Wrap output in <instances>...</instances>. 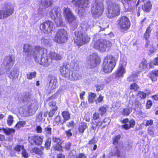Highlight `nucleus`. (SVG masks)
<instances>
[{"mask_svg":"<svg viewBox=\"0 0 158 158\" xmlns=\"http://www.w3.org/2000/svg\"><path fill=\"white\" fill-rule=\"evenodd\" d=\"M64 14L66 19L69 23L75 22L76 20V17L74 15L70 9L68 8H64Z\"/></svg>","mask_w":158,"mask_h":158,"instance_id":"nucleus-11","label":"nucleus"},{"mask_svg":"<svg viewBox=\"0 0 158 158\" xmlns=\"http://www.w3.org/2000/svg\"><path fill=\"white\" fill-rule=\"evenodd\" d=\"M75 125L74 121L73 120H71L67 123L66 126L69 128L71 127V128L74 129Z\"/></svg>","mask_w":158,"mask_h":158,"instance_id":"nucleus-52","label":"nucleus"},{"mask_svg":"<svg viewBox=\"0 0 158 158\" xmlns=\"http://www.w3.org/2000/svg\"><path fill=\"white\" fill-rule=\"evenodd\" d=\"M56 102L55 101H51L49 102L48 103V106L51 107L52 109H55L57 108V110H58V107L56 105Z\"/></svg>","mask_w":158,"mask_h":158,"instance_id":"nucleus-47","label":"nucleus"},{"mask_svg":"<svg viewBox=\"0 0 158 158\" xmlns=\"http://www.w3.org/2000/svg\"><path fill=\"white\" fill-rule=\"evenodd\" d=\"M108 106H100L98 109L99 113L101 116H103L107 112V107Z\"/></svg>","mask_w":158,"mask_h":158,"instance_id":"nucleus-39","label":"nucleus"},{"mask_svg":"<svg viewBox=\"0 0 158 158\" xmlns=\"http://www.w3.org/2000/svg\"><path fill=\"white\" fill-rule=\"evenodd\" d=\"M120 122L122 123L123 124L121 126L122 128L126 130L134 127L135 124V121L133 119L129 120L127 118L121 120Z\"/></svg>","mask_w":158,"mask_h":158,"instance_id":"nucleus-12","label":"nucleus"},{"mask_svg":"<svg viewBox=\"0 0 158 158\" xmlns=\"http://www.w3.org/2000/svg\"><path fill=\"white\" fill-rule=\"evenodd\" d=\"M112 46L110 42L104 39H99L95 41L93 47L100 52H104L106 49H108Z\"/></svg>","mask_w":158,"mask_h":158,"instance_id":"nucleus-4","label":"nucleus"},{"mask_svg":"<svg viewBox=\"0 0 158 158\" xmlns=\"http://www.w3.org/2000/svg\"><path fill=\"white\" fill-rule=\"evenodd\" d=\"M44 131L48 134L51 135L52 134V128L49 127H47L44 128Z\"/></svg>","mask_w":158,"mask_h":158,"instance_id":"nucleus-61","label":"nucleus"},{"mask_svg":"<svg viewBox=\"0 0 158 158\" xmlns=\"http://www.w3.org/2000/svg\"><path fill=\"white\" fill-rule=\"evenodd\" d=\"M71 144L70 142H68L65 143L64 148L67 151H69L70 150Z\"/></svg>","mask_w":158,"mask_h":158,"instance_id":"nucleus-60","label":"nucleus"},{"mask_svg":"<svg viewBox=\"0 0 158 158\" xmlns=\"http://www.w3.org/2000/svg\"><path fill=\"white\" fill-rule=\"evenodd\" d=\"M58 11L56 8H53L49 12V15L52 19H55L58 17Z\"/></svg>","mask_w":158,"mask_h":158,"instance_id":"nucleus-35","label":"nucleus"},{"mask_svg":"<svg viewBox=\"0 0 158 158\" xmlns=\"http://www.w3.org/2000/svg\"><path fill=\"white\" fill-rule=\"evenodd\" d=\"M61 114L63 118L64 122V123L70 119L71 117L70 114L68 111H63L62 112Z\"/></svg>","mask_w":158,"mask_h":158,"instance_id":"nucleus-31","label":"nucleus"},{"mask_svg":"<svg viewBox=\"0 0 158 158\" xmlns=\"http://www.w3.org/2000/svg\"><path fill=\"white\" fill-rule=\"evenodd\" d=\"M75 35L77 38L74 40V43L78 48L89 43L90 41V38L85 33L78 31L77 33V32L75 33Z\"/></svg>","mask_w":158,"mask_h":158,"instance_id":"nucleus-6","label":"nucleus"},{"mask_svg":"<svg viewBox=\"0 0 158 158\" xmlns=\"http://www.w3.org/2000/svg\"><path fill=\"white\" fill-rule=\"evenodd\" d=\"M21 154L22 156L24 158H27L29 156L28 153L24 148L22 150Z\"/></svg>","mask_w":158,"mask_h":158,"instance_id":"nucleus-56","label":"nucleus"},{"mask_svg":"<svg viewBox=\"0 0 158 158\" xmlns=\"http://www.w3.org/2000/svg\"><path fill=\"white\" fill-rule=\"evenodd\" d=\"M24 148V146L23 145H17L14 148V149L15 151L17 152H19L21 151V149L22 150Z\"/></svg>","mask_w":158,"mask_h":158,"instance_id":"nucleus-49","label":"nucleus"},{"mask_svg":"<svg viewBox=\"0 0 158 158\" xmlns=\"http://www.w3.org/2000/svg\"><path fill=\"white\" fill-rule=\"evenodd\" d=\"M88 1L89 0H72V2L76 7H83L84 4Z\"/></svg>","mask_w":158,"mask_h":158,"instance_id":"nucleus-24","label":"nucleus"},{"mask_svg":"<svg viewBox=\"0 0 158 158\" xmlns=\"http://www.w3.org/2000/svg\"><path fill=\"white\" fill-rule=\"evenodd\" d=\"M26 124V122L24 121H21L18 122L15 125V127L17 129L23 127Z\"/></svg>","mask_w":158,"mask_h":158,"instance_id":"nucleus-45","label":"nucleus"},{"mask_svg":"<svg viewBox=\"0 0 158 158\" xmlns=\"http://www.w3.org/2000/svg\"><path fill=\"white\" fill-rule=\"evenodd\" d=\"M108 13L111 15L110 17H115L118 16L120 14V7L118 5L111 3L107 6Z\"/></svg>","mask_w":158,"mask_h":158,"instance_id":"nucleus-10","label":"nucleus"},{"mask_svg":"<svg viewBox=\"0 0 158 158\" xmlns=\"http://www.w3.org/2000/svg\"><path fill=\"white\" fill-rule=\"evenodd\" d=\"M148 76L152 81H157V77H158V70L155 69L152 71L148 73Z\"/></svg>","mask_w":158,"mask_h":158,"instance_id":"nucleus-21","label":"nucleus"},{"mask_svg":"<svg viewBox=\"0 0 158 158\" xmlns=\"http://www.w3.org/2000/svg\"><path fill=\"white\" fill-rule=\"evenodd\" d=\"M52 60L49 58L48 56L41 58L40 64L42 65L47 67L51 65L52 63Z\"/></svg>","mask_w":158,"mask_h":158,"instance_id":"nucleus-23","label":"nucleus"},{"mask_svg":"<svg viewBox=\"0 0 158 158\" xmlns=\"http://www.w3.org/2000/svg\"><path fill=\"white\" fill-rule=\"evenodd\" d=\"M116 60L113 56L107 55L103 59L102 70L105 73H111L116 65Z\"/></svg>","mask_w":158,"mask_h":158,"instance_id":"nucleus-3","label":"nucleus"},{"mask_svg":"<svg viewBox=\"0 0 158 158\" xmlns=\"http://www.w3.org/2000/svg\"><path fill=\"white\" fill-rule=\"evenodd\" d=\"M152 7V5L150 0L148 1L142 6V9L144 12L147 13L149 12L151 10Z\"/></svg>","mask_w":158,"mask_h":158,"instance_id":"nucleus-19","label":"nucleus"},{"mask_svg":"<svg viewBox=\"0 0 158 158\" xmlns=\"http://www.w3.org/2000/svg\"><path fill=\"white\" fill-rule=\"evenodd\" d=\"M96 88V90L97 92L103 89L102 85L101 84L97 85L95 86Z\"/></svg>","mask_w":158,"mask_h":158,"instance_id":"nucleus-62","label":"nucleus"},{"mask_svg":"<svg viewBox=\"0 0 158 158\" xmlns=\"http://www.w3.org/2000/svg\"><path fill=\"white\" fill-rule=\"evenodd\" d=\"M153 124V120L152 119H150L146 121V123L144 124V125L146 127H148L149 126H152Z\"/></svg>","mask_w":158,"mask_h":158,"instance_id":"nucleus-59","label":"nucleus"},{"mask_svg":"<svg viewBox=\"0 0 158 158\" xmlns=\"http://www.w3.org/2000/svg\"><path fill=\"white\" fill-rule=\"evenodd\" d=\"M60 71L61 75L64 77L68 78L70 73V70L65 67H61Z\"/></svg>","mask_w":158,"mask_h":158,"instance_id":"nucleus-27","label":"nucleus"},{"mask_svg":"<svg viewBox=\"0 0 158 158\" xmlns=\"http://www.w3.org/2000/svg\"><path fill=\"white\" fill-rule=\"evenodd\" d=\"M50 80L49 82V87L51 89H54L56 88L57 85V79L52 75L49 76Z\"/></svg>","mask_w":158,"mask_h":158,"instance_id":"nucleus-16","label":"nucleus"},{"mask_svg":"<svg viewBox=\"0 0 158 158\" xmlns=\"http://www.w3.org/2000/svg\"><path fill=\"white\" fill-rule=\"evenodd\" d=\"M43 113L42 112H40L39 113L38 115L36 116V120L38 122L42 121L43 119L42 118Z\"/></svg>","mask_w":158,"mask_h":158,"instance_id":"nucleus-55","label":"nucleus"},{"mask_svg":"<svg viewBox=\"0 0 158 158\" xmlns=\"http://www.w3.org/2000/svg\"><path fill=\"white\" fill-rule=\"evenodd\" d=\"M51 143V139L50 138H48L46 140L44 146L46 150L50 149Z\"/></svg>","mask_w":158,"mask_h":158,"instance_id":"nucleus-43","label":"nucleus"},{"mask_svg":"<svg viewBox=\"0 0 158 158\" xmlns=\"http://www.w3.org/2000/svg\"><path fill=\"white\" fill-rule=\"evenodd\" d=\"M52 3V0H40L39 1L40 7L41 6L42 9H45L49 7Z\"/></svg>","mask_w":158,"mask_h":158,"instance_id":"nucleus-17","label":"nucleus"},{"mask_svg":"<svg viewBox=\"0 0 158 158\" xmlns=\"http://www.w3.org/2000/svg\"><path fill=\"white\" fill-rule=\"evenodd\" d=\"M13 117L11 115H9L7 118V124L10 126L12 125L13 122Z\"/></svg>","mask_w":158,"mask_h":158,"instance_id":"nucleus-50","label":"nucleus"},{"mask_svg":"<svg viewBox=\"0 0 158 158\" xmlns=\"http://www.w3.org/2000/svg\"><path fill=\"white\" fill-rule=\"evenodd\" d=\"M137 95L140 98L143 99L146 97L147 94L146 93L143 91H139L138 92Z\"/></svg>","mask_w":158,"mask_h":158,"instance_id":"nucleus-48","label":"nucleus"},{"mask_svg":"<svg viewBox=\"0 0 158 158\" xmlns=\"http://www.w3.org/2000/svg\"><path fill=\"white\" fill-rule=\"evenodd\" d=\"M154 130L153 126L149 127L148 129V133L150 135H153L154 134Z\"/></svg>","mask_w":158,"mask_h":158,"instance_id":"nucleus-51","label":"nucleus"},{"mask_svg":"<svg viewBox=\"0 0 158 158\" xmlns=\"http://www.w3.org/2000/svg\"><path fill=\"white\" fill-rule=\"evenodd\" d=\"M153 103L151 100H148L147 101L146 104V107L147 109H149L152 106Z\"/></svg>","mask_w":158,"mask_h":158,"instance_id":"nucleus-57","label":"nucleus"},{"mask_svg":"<svg viewBox=\"0 0 158 158\" xmlns=\"http://www.w3.org/2000/svg\"><path fill=\"white\" fill-rule=\"evenodd\" d=\"M152 30L151 29L150 26L148 27L146 30V31L143 34V37L145 40H149L150 38L151 33Z\"/></svg>","mask_w":158,"mask_h":158,"instance_id":"nucleus-32","label":"nucleus"},{"mask_svg":"<svg viewBox=\"0 0 158 158\" xmlns=\"http://www.w3.org/2000/svg\"><path fill=\"white\" fill-rule=\"evenodd\" d=\"M57 108L55 109H52L49 111L48 115L49 117H52L54 115L56 112L57 110Z\"/></svg>","mask_w":158,"mask_h":158,"instance_id":"nucleus-54","label":"nucleus"},{"mask_svg":"<svg viewBox=\"0 0 158 158\" xmlns=\"http://www.w3.org/2000/svg\"><path fill=\"white\" fill-rule=\"evenodd\" d=\"M152 63H148L146 60L143 58L142 59L141 63L139 64V68L140 69L141 71H143L144 70H148L151 68H152Z\"/></svg>","mask_w":158,"mask_h":158,"instance_id":"nucleus-14","label":"nucleus"},{"mask_svg":"<svg viewBox=\"0 0 158 158\" xmlns=\"http://www.w3.org/2000/svg\"><path fill=\"white\" fill-rule=\"evenodd\" d=\"M43 139V136L36 135L31 137V141L36 145L39 146L42 144Z\"/></svg>","mask_w":158,"mask_h":158,"instance_id":"nucleus-15","label":"nucleus"},{"mask_svg":"<svg viewBox=\"0 0 158 158\" xmlns=\"http://www.w3.org/2000/svg\"><path fill=\"white\" fill-rule=\"evenodd\" d=\"M76 158H87V156L84 153H79L76 156Z\"/></svg>","mask_w":158,"mask_h":158,"instance_id":"nucleus-58","label":"nucleus"},{"mask_svg":"<svg viewBox=\"0 0 158 158\" xmlns=\"http://www.w3.org/2000/svg\"><path fill=\"white\" fill-rule=\"evenodd\" d=\"M32 109L31 108H28L27 110V115L28 116H29L32 115L33 114Z\"/></svg>","mask_w":158,"mask_h":158,"instance_id":"nucleus-64","label":"nucleus"},{"mask_svg":"<svg viewBox=\"0 0 158 158\" xmlns=\"http://www.w3.org/2000/svg\"><path fill=\"white\" fill-rule=\"evenodd\" d=\"M103 12V7L102 5L97 4L94 11L93 13L95 15L100 16L101 15Z\"/></svg>","mask_w":158,"mask_h":158,"instance_id":"nucleus-25","label":"nucleus"},{"mask_svg":"<svg viewBox=\"0 0 158 158\" xmlns=\"http://www.w3.org/2000/svg\"><path fill=\"white\" fill-rule=\"evenodd\" d=\"M104 97L101 94H100L98 97L95 101L96 104L100 103L102 102L103 100Z\"/></svg>","mask_w":158,"mask_h":158,"instance_id":"nucleus-53","label":"nucleus"},{"mask_svg":"<svg viewBox=\"0 0 158 158\" xmlns=\"http://www.w3.org/2000/svg\"><path fill=\"white\" fill-rule=\"evenodd\" d=\"M40 28L44 33H52L55 29V27L52 21L48 20L40 24Z\"/></svg>","mask_w":158,"mask_h":158,"instance_id":"nucleus-8","label":"nucleus"},{"mask_svg":"<svg viewBox=\"0 0 158 158\" xmlns=\"http://www.w3.org/2000/svg\"><path fill=\"white\" fill-rule=\"evenodd\" d=\"M79 77L80 75L78 73L75 72H72L71 75H70V74H69V77L68 78L70 81H75L79 79Z\"/></svg>","mask_w":158,"mask_h":158,"instance_id":"nucleus-33","label":"nucleus"},{"mask_svg":"<svg viewBox=\"0 0 158 158\" xmlns=\"http://www.w3.org/2000/svg\"><path fill=\"white\" fill-rule=\"evenodd\" d=\"M120 150L119 149L118 147L115 146L114 149L111 150L109 153V155L110 157L116 156L117 158H119L120 157Z\"/></svg>","mask_w":158,"mask_h":158,"instance_id":"nucleus-22","label":"nucleus"},{"mask_svg":"<svg viewBox=\"0 0 158 158\" xmlns=\"http://www.w3.org/2000/svg\"><path fill=\"white\" fill-rule=\"evenodd\" d=\"M68 39V33L64 29H60L56 31L54 37V41L59 44L66 43Z\"/></svg>","mask_w":158,"mask_h":158,"instance_id":"nucleus-7","label":"nucleus"},{"mask_svg":"<svg viewBox=\"0 0 158 158\" xmlns=\"http://www.w3.org/2000/svg\"><path fill=\"white\" fill-rule=\"evenodd\" d=\"M44 149V147L43 146H41L40 148L37 147H35L32 149V151L35 154L41 156L43 154Z\"/></svg>","mask_w":158,"mask_h":158,"instance_id":"nucleus-30","label":"nucleus"},{"mask_svg":"<svg viewBox=\"0 0 158 158\" xmlns=\"http://www.w3.org/2000/svg\"><path fill=\"white\" fill-rule=\"evenodd\" d=\"M2 131L6 135H9L12 134H14L15 132V129L10 128H0V131Z\"/></svg>","mask_w":158,"mask_h":158,"instance_id":"nucleus-26","label":"nucleus"},{"mask_svg":"<svg viewBox=\"0 0 158 158\" xmlns=\"http://www.w3.org/2000/svg\"><path fill=\"white\" fill-rule=\"evenodd\" d=\"M89 57L90 59L93 58L94 59V66H97L100 64L101 60L99 57L94 55H90Z\"/></svg>","mask_w":158,"mask_h":158,"instance_id":"nucleus-36","label":"nucleus"},{"mask_svg":"<svg viewBox=\"0 0 158 158\" xmlns=\"http://www.w3.org/2000/svg\"><path fill=\"white\" fill-rule=\"evenodd\" d=\"M100 114L97 112H94L92 116L90 129L95 131L96 128H104L107 126L110 122V119L108 117H105L102 120H98L100 119Z\"/></svg>","mask_w":158,"mask_h":158,"instance_id":"nucleus-2","label":"nucleus"},{"mask_svg":"<svg viewBox=\"0 0 158 158\" xmlns=\"http://www.w3.org/2000/svg\"><path fill=\"white\" fill-rule=\"evenodd\" d=\"M121 138V135L120 134H118L115 135L112 138V144L114 145H116L118 144L119 143Z\"/></svg>","mask_w":158,"mask_h":158,"instance_id":"nucleus-34","label":"nucleus"},{"mask_svg":"<svg viewBox=\"0 0 158 158\" xmlns=\"http://www.w3.org/2000/svg\"><path fill=\"white\" fill-rule=\"evenodd\" d=\"M14 9L9 5H5L0 10V19L6 18L13 14Z\"/></svg>","mask_w":158,"mask_h":158,"instance_id":"nucleus-9","label":"nucleus"},{"mask_svg":"<svg viewBox=\"0 0 158 158\" xmlns=\"http://www.w3.org/2000/svg\"><path fill=\"white\" fill-rule=\"evenodd\" d=\"M36 71L30 72L26 74L27 78L29 80H31L36 77Z\"/></svg>","mask_w":158,"mask_h":158,"instance_id":"nucleus-44","label":"nucleus"},{"mask_svg":"<svg viewBox=\"0 0 158 158\" xmlns=\"http://www.w3.org/2000/svg\"><path fill=\"white\" fill-rule=\"evenodd\" d=\"M96 96V94L95 93L91 92L89 94V95L88 99V101L89 103H92L94 102V100Z\"/></svg>","mask_w":158,"mask_h":158,"instance_id":"nucleus-41","label":"nucleus"},{"mask_svg":"<svg viewBox=\"0 0 158 158\" xmlns=\"http://www.w3.org/2000/svg\"><path fill=\"white\" fill-rule=\"evenodd\" d=\"M18 70L17 69L14 68L13 70L10 72L8 77L10 78H14L15 77H18Z\"/></svg>","mask_w":158,"mask_h":158,"instance_id":"nucleus-40","label":"nucleus"},{"mask_svg":"<svg viewBox=\"0 0 158 158\" xmlns=\"http://www.w3.org/2000/svg\"><path fill=\"white\" fill-rule=\"evenodd\" d=\"M65 123L60 116L58 115L54 118L53 124L55 126L63 124Z\"/></svg>","mask_w":158,"mask_h":158,"instance_id":"nucleus-28","label":"nucleus"},{"mask_svg":"<svg viewBox=\"0 0 158 158\" xmlns=\"http://www.w3.org/2000/svg\"><path fill=\"white\" fill-rule=\"evenodd\" d=\"M53 142L55 143L53 146L54 150L59 152H63L61 145L62 143V140L59 138L53 137L52 138Z\"/></svg>","mask_w":158,"mask_h":158,"instance_id":"nucleus-13","label":"nucleus"},{"mask_svg":"<svg viewBox=\"0 0 158 158\" xmlns=\"http://www.w3.org/2000/svg\"><path fill=\"white\" fill-rule=\"evenodd\" d=\"M152 63L154 65H158V56L154 59L153 62ZM152 66V67H153Z\"/></svg>","mask_w":158,"mask_h":158,"instance_id":"nucleus-63","label":"nucleus"},{"mask_svg":"<svg viewBox=\"0 0 158 158\" xmlns=\"http://www.w3.org/2000/svg\"><path fill=\"white\" fill-rule=\"evenodd\" d=\"M23 49L26 56L25 59L32 56L36 62L39 61L40 56L44 54V48L39 45L35 46L32 48L30 44H24Z\"/></svg>","mask_w":158,"mask_h":158,"instance_id":"nucleus-1","label":"nucleus"},{"mask_svg":"<svg viewBox=\"0 0 158 158\" xmlns=\"http://www.w3.org/2000/svg\"><path fill=\"white\" fill-rule=\"evenodd\" d=\"M139 87L135 83H133L129 86V89L131 90H133L135 92H137L139 89Z\"/></svg>","mask_w":158,"mask_h":158,"instance_id":"nucleus-42","label":"nucleus"},{"mask_svg":"<svg viewBox=\"0 0 158 158\" xmlns=\"http://www.w3.org/2000/svg\"><path fill=\"white\" fill-rule=\"evenodd\" d=\"M49 57L52 60L53 59L56 60H60L61 58V56L59 54L56 53L55 52H50Z\"/></svg>","mask_w":158,"mask_h":158,"instance_id":"nucleus-37","label":"nucleus"},{"mask_svg":"<svg viewBox=\"0 0 158 158\" xmlns=\"http://www.w3.org/2000/svg\"><path fill=\"white\" fill-rule=\"evenodd\" d=\"M132 110L131 107H128L124 108L122 111V114L125 116H129L132 112Z\"/></svg>","mask_w":158,"mask_h":158,"instance_id":"nucleus-38","label":"nucleus"},{"mask_svg":"<svg viewBox=\"0 0 158 158\" xmlns=\"http://www.w3.org/2000/svg\"><path fill=\"white\" fill-rule=\"evenodd\" d=\"M117 22L118 27L123 32L127 31L131 26L130 21L129 18L126 16H120Z\"/></svg>","mask_w":158,"mask_h":158,"instance_id":"nucleus-5","label":"nucleus"},{"mask_svg":"<svg viewBox=\"0 0 158 158\" xmlns=\"http://www.w3.org/2000/svg\"><path fill=\"white\" fill-rule=\"evenodd\" d=\"M98 142V140L96 139L95 137H94L92 139H91L88 142V144L90 146V148L92 147L91 145H93L92 151H95L97 148V145L96 144Z\"/></svg>","mask_w":158,"mask_h":158,"instance_id":"nucleus-29","label":"nucleus"},{"mask_svg":"<svg viewBox=\"0 0 158 158\" xmlns=\"http://www.w3.org/2000/svg\"><path fill=\"white\" fill-rule=\"evenodd\" d=\"M125 73V67L122 64L118 66L117 69L116 71L115 76L117 77H122L123 74Z\"/></svg>","mask_w":158,"mask_h":158,"instance_id":"nucleus-18","label":"nucleus"},{"mask_svg":"<svg viewBox=\"0 0 158 158\" xmlns=\"http://www.w3.org/2000/svg\"><path fill=\"white\" fill-rule=\"evenodd\" d=\"M88 128L87 123L84 122H81L78 125L77 130L78 133L83 135L86 129Z\"/></svg>","mask_w":158,"mask_h":158,"instance_id":"nucleus-20","label":"nucleus"},{"mask_svg":"<svg viewBox=\"0 0 158 158\" xmlns=\"http://www.w3.org/2000/svg\"><path fill=\"white\" fill-rule=\"evenodd\" d=\"M74 130L73 128L69 129L65 131V133L68 137H69L73 135V134Z\"/></svg>","mask_w":158,"mask_h":158,"instance_id":"nucleus-46","label":"nucleus"}]
</instances>
